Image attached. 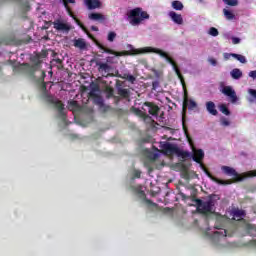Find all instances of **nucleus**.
I'll list each match as a JSON object with an SVG mask.
<instances>
[{
	"label": "nucleus",
	"mask_w": 256,
	"mask_h": 256,
	"mask_svg": "<svg viewBox=\"0 0 256 256\" xmlns=\"http://www.w3.org/2000/svg\"><path fill=\"white\" fill-rule=\"evenodd\" d=\"M147 53H156V55H160L163 59H166V61L172 65L173 70L175 71L177 77L180 79L182 85H185V80L183 79V75H181V72L179 71V68L177 67V64H175V61L169 57V55L158 48L153 47H144V48H133V46L130 45L129 55H146Z\"/></svg>",
	"instance_id": "obj_1"
},
{
	"label": "nucleus",
	"mask_w": 256,
	"mask_h": 256,
	"mask_svg": "<svg viewBox=\"0 0 256 256\" xmlns=\"http://www.w3.org/2000/svg\"><path fill=\"white\" fill-rule=\"evenodd\" d=\"M205 235L210 237L214 245H219L220 247H232V244H227V231L225 229H210L205 231Z\"/></svg>",
	"instance_id": "obj_2"
},
{
	"label": "nucleus",
	"mask_w": 256,
	"mask_h": 256,
	"mask_svg": "<svg viewBox=\"0 0 256 256\" xmlns=\"http://www.w3.org/2000/svg\"><path fill=\"white\" fill-rule=\"evenodd\" d=\"M137 115L143 118L145 123H153V119L149 115H152V117H157L159 113V106L146 102L142 105V110H137ZM149 113V115H147Z\"/></svg>",
	"instance_id": "obj_3"
},
{
	"label": "nucleus",
	"mask_w": 256,
	"mask_h": 256,
	"mask_svg": "<svg viewBox=\"0 0 256 256\" xmlns=\"http://www.w3.org/2000/svg\"><path fill=\"white\" fill-rule=\"evenodd\" d=\"M128 19L130 25L137 27V25H141L145 19H149V14L143 11L142 8H135L128 12Z\"/></svg>",
	"instance_id": "obj_4"
},
{
	"label": "nucleus",
	"mask_w": 256,
	"mask_h": 256,
	"mask_svg": "<svg viewBox=\"0 0 256 256\" xmlns=\"http://www.w3.org/2000/svg\"><path fill=\"white\" fill-rule=\"evenodd\" d=\"M47 85H51V83L42 85L43 98L45 99V101H47L48 103H51L52 105H54V107H56L63 121H65V112H63V105L61 104V101L54 98L47 92Z\"/></svg>",
	"instance_id": "obj_5"
},
{
	"label": "nucleus",
	"mask_w": 256,
	"mask_h": 256,
	"mask_svg": "<svg viewBox=\"0 0 256 256\" xmlns=\"http://www.w3.org/2000/svg\"><path fill=\"white\" fill-rule=\"evenodd\" d=\"M222 171L226 175H230L231 177H233L234 182L243 181V179H247L249 177H256V170H252V171H248L243 174H239V173H237V171H235V169H233L229 166H222Z\"/></svg>",
	"instance_id": "obj_6"
},
{
	"label": "nucleus",
	"mask_w": 256,
	"mask_h": 256,
	"mask_svg": "<svg viewBox=\"0 0 256 256\" xmlns=\"http://www.w3.org/2000/svg\"><path fill=\"white\" fill-rule=\"evenodd\" d=\"M196 205L199 213H215V200L209 198L208 200H196Z\"/></svg>",
	"instance_id": "obj_7"
},
{
	"label": "nucleus",
	"mask_w": 256,
	"mask_h": 256,
	"mask_svg": "<svg viewBox=\"0 0 256 256\" xmlns=\"http://www.w3.org/2000/svg\"><path fill=\"white\" fill-rule=\"evenodd\" d=\"M220 91L223 93V95H226V97H229L231 100V103H237V93L235 92V89H233V86H227L225 83H220Z\"/></svg>",
	"instance_id": "obj_8"
},
{
	"label": "nucleus",
	"mask_w": 256,
	"mask_h": 256,
	"mask_svg": "<svg viewBox=\"0 0 256 256\" xmlns=\"http://www.w3.org/2000/svg\"><path fill=\"white\" fill-rule=\"evenodd\" d=\"M160 147L165 155H173L177 153V146L171 143H168V142L160 143Z\"/></svg>",
	"instance_id": "obj_9"
},
{
	"label": "nucleus",
	"mask_w": 256,
	"mask_h": 256,
	"mask_svg": "<svg viewBox=\"0 0 256 256\" xmlns=\"http://www.w3.org/2000/svg\"><path fill=\"white\" fill-rule=\"evenodd\" d=\"M62 3L64 5L65 9H67L70 17H73L74 21H76L77 25H79V27H81V29H85L83 24H81V22L77 18H75V16L73 15V12H71V9H69V3L75 4V0H62Z\"/></svg>",
	"instance_id": "obj_10"
},
{
	"label": "nucleus",
	"mask_w": 256,
	"mask_h": 256,
	"mask_svg": "<svg viewBox=\"0 0 256 256\" xmlns=\"http://www.w3.org/2000/svg\"><path fill=\"white\" fill-rule=\"evenodd\" d=\"M229 217H231L234 221H241L245 217V211L234 209L230 212H228Z\"/></svg>",
	"instance_id": "obj_11"
},
{
	"label": "nucleus",
	"mask_w": 256,
	"mask_h": 256,
	"mask_svg": "<svg viewBox=\"0 0 256 256\" xmlns=\"http://www.w3.org/2000/svg\"><path fill=\"white\" fill-rule=\"evenodd\" d=\"M53 25H54V29H56V31H70L71 30V26L61 20L54 21Z\"/></svg>",
	"instance_id": "obj_12"
},
{
	"label": "nucleus",
	"mask_w": 256,
	"mask_h": 256,
	"mask_svg": "<svg viewBox=\"0 0 256 256\" xmlns=\"http://www.w3.org/2000/svg\"><path fill=\"white\" fill-rule=\"evenodd\" d=\"M84 5L91 11L93 9H101L103 3H101L100 0H84Z\"/></svg>",
	"instance_id": "obj_13"
},
{
	"label": "nucleus",
	"mask_w": 256,
	"mask_h": 256,
	"mask_svg": "<svg viewBox=\"0 0 256 256\" xmlns=\"http://www.w3.org/2000/svg\"><path fill=\"white\" fill-rule=\"evenodd\" d=\"M168 15L173 23H176V25H183V16H181V14H177L175 11H170Z\"/></svg>",
	"instance_id": "obj_14"
},
{
	"label": "nucleus",
	"mask_w": 256,
	"mask_h": 256,
	"mask_svg": "<svg viewBox=\"0 0 256 256\" xmlns=\"http://www.w3.org/2000/svg\"><path fill=\"white\" fill-rule=\"evenodd\" d=\"M193 150V160L196 161V163H201V160L203 159V157H205V153L203 152V150H197L195 148H192Z\"/></svg>",
	"instance_id": "obj_15"
},
{
	"label": "nucleus",
	"mask_w": 256,
	"mask_h": 256,
	"mask_svg": "<svg viewBox=\"0 0 256 256\" xmlns=\"http://www.w3.org/2000/svg\"><path fill=\"white\" fill-rule=\"evenodd\" d=\"M88 19L91 21H105V15L101 13H90Z\"/></svg>",
	"instance_id": "obj_16"
},
{
	"label": "nucleus",
	"mask_w": 256,
	"mask_h": 256,
	"mask_svg": "<svg viewBox=\"0 0 256 256\" xmlns=\"http://www.w3.org/2000/svg\"><path fill=\"white\" fill-rule=\"evenodd\" d=\"M74 47H76L77 49H81V50H85L87 49V42H85L84 39H76L74 40Z\"/></svg>",
	"instance_id": "obj_17"
},
{
	"label": "nucleus",
	"mask_w": 256,
	"mask_h": 256,
	"mask_svg": "<svg viewBox=\"0 0 256 256\" xmlns=\"http://www.w3.org/2000/svg\"><path fill=\"white\" fill-rule=\"evenodd\" d=\"M232 79H241L243 77V72L239 68H235L230 72Z\"/></svg>",
	"instance_id": "obj_18"
},
{
	"label": "nucleus",
	"mask_w": 256,
	"mask_h": 256,
	"mask_svg": "<svg viewBox=\"0 0 256 256\" xmlns=\"http://www.w3.org/2000/svg\"><path fill=\"white\" fill-rule=\"evenodd\" d=\"M206 109L210 115H217V109H215V103L209 101L206 103Z\"/></svg>",
	"instance_id": "obj_19"
},
{
	"label": "nucleus",
	"mask_w": 256,
	"mask_h": 256,
	"mask_svg": "<svg viewBox=\"0 0 256 256\" xmlns=\"http://www.w3.org/2000/svg\"><path fill=\"white\" fill-rule=\"evenodd\" d=\"M223 13H224L225 19H227L228 21H233V19H235V14L233 13V11L227 8H224Z\"/></svg>",
	"instance_id": "obj_20"
},
{
	"label": "nucleus",
	"mask_w": 256,
	"mask_h": 256,
	"mask_svg": "<svg viewBox=\"0 0 256 256\" xmlns=\"http://www.w3.org/2000/svg\"><path fill=\"white\" fill-rule=\"evenodd\" d=\"M98 66L100 73H109V71H111V66L107 63H98Z\"/></svg>",
	"instance_id": "obj_21"
},
{
	"label": "nucleus",
	"mask_w": 256,
	"mask_h": 256,
	"mask_svg": "<svg viewBox=\"0 0 256 256\" xmlns=\"http://www.w3.org/2000/svg\"><path fill=\"white\" fill-rule=\"evenodd\" d=\"M68 109L70 111H73V113L79 111L81 108L79 107V104H77L76 101L71 100L70 102H68Z\"/></svg>",
	"instance_id": "obj_22"
},
{
	"label": "nucleus",
	"mask_w": 256,
	"mask_h": 256,
	"mask_svg": "<svg viewBox=\"0 0 256 256\" xmlns=\"http://www.w3.org/2000/svg\"><path fill=\"white\" fill-rule=\"evenodd\" d=\"M134 193H136L140 199H145V190H143V186L134 187Z\"/></svg>",
	"instance_id": "obj_23"
},
{
	"label": "nucleus",
	"mask_w": 256,
	"mask_h": 256,
	"mask_svg": "<svg viewBox=\"0 0 256 256\" xmlns=\"http://www.w3.org/2000/svg\"><path fill=\"white\" fill-rule=\"evenodd\" d=\"M210 177V179H212V181H214L215 183H218V185H231V183H233L231 180H219L213 176H211L210 174L208 175Z\"/></svg>",
	"instance_id": "obj_24"
},
{
	"label": "nucleus",
	"mask_w": 256,
	"mask_h": 256,
	"mask_svg": "<svg viewBox=\"0 0 256 256\" xmlns=\"http://www.w3.org/2000/svg\"><path fill=\"white\" fill-rule=\"evenodd\" d=\"M248 94L250 97L248 98L249 103H255L256 101V90L255 89H248Z\"/></svg>",
	"instance_id": "obj_25"
},
{
	"label": "nucleus",
	"mask_w": 256,
	"mask_h": 256,
	"mask_svg": "<svg viewBox=\"0 0 256 256\" xmlns=\"http://www.w3.org/2000/svg\"><path fill=\"white\" fill-rule=\"evenodd\" d=\"M172 7L175 9V11H183V3H181V1H173Z\"/></svg>",
	"instance_id": "obj_26"
},
{
	"label": "nucleus",
	"mask_w": 256,
	"mask_h": 256,
	"mask_svg": "<svg viewBox=\"0 0 256 256\" xmlns=\"http://www.w3.org/2000/svg\"><path fill=\"white\" fill-rule=\"evenodd\" d=\"M232 57H234V59H237V61H239L240 63H247V58H245V56L241 55V54H232Z\"/></svg>",
	"instance_id": "obj_27"
},
{
	"label": "nucleus",
	"mask_w": 256,
	"mask_h": 256,
	"mask_svg": "<svg viewBox=\"0 0 256 256\" xmlns=\"http://www.w3.org/2000/svg\"><path fill=\"white\" fill-rule=\"evenodd\" d=\"M100 49H102V51H104V53H111L112 55H116V57H120L121 53L119 52H115L109 48H105L103 46H100Z\"/></svg>",
	"instance_id": "obj_28"
},
{
	"label": "nucleus",
	"mask_w": 256,
	"mask_h": 256,
	"mask_svg": "<svg viewBox=\"0 0 256 256\" xmlns=\"http://www.w3.org/2000/svg\"><path fill=\"white\" fill-rule=\"evenodd\" d=\"M208 35H211V37H217L219 35V30H217L215 27H211L208 30Z\"/></svg>",
	"instance_id": "obj_29"
},
{
	"label": "nucleus",
	"mask_w": 256,
	"mask_h": 256,
	"mask_svg": "<svg viewBox=\"0 0 256 256\" xmlns=\"http://www.w3.org/2000/svg\"><path fill=\"white\" fill-rule=\"evenodd\" d=\"M225 5H229L230 7H237L239 2L237 0H223Z\"/></svg>",
	"instance_id": "obj_30"
},
{
	"label": "nucleus",
	"mask_w": 256,
	"mask_h": 256,
	"mask_svg": "<svg viewBox=\"0 0 256 256\" xmlns=\"http://www.w3.org/2000/svg\"><path fill=\"white\" fill-rule=\"evenodd\" d=\"M186 107H189L190 109H195L197 107V103L193 100L185 101Z\"/></svg>",
	"instance_id": "obj_31"
},
{
	"label": "nucleus",
	"mask_w": 256,
	"mask_h": 256,
	"mask_svg": "<svg viewBox=\"0 0 256 256\" xmlns=\"http://www.w3.org/2000/svg\"><path fill=\"white\" fill-rule=\"evenodd\" d=\"M115 37H117V33L115 32H109L107 40L110 41V43H113L115 41Z\"/></svg>",
	"instance_id": "obj_32"
},
{
	"label": "nucleus",
	"mask_w": 256,
	"mask_h": 256,
	"mask_svg": "<svg viewBox=\"0 0 256 256\" xmlns=\"http://www.w3.org/2000/svg\"><path fill=\"white\" fill-rule=\"evenodd\" d=\"M220 111L224 115H230L231 112H229V109L224 104L220 105Z\"/></svg>",
	"instance_id": "obj_33"
},
{
	"label": "nucleus",
	"mask_w": 256,
	"mask_h": 256,
	"mask_svg": "<svg viewBox=\"0 0 256 256\" xmlns=\"http://www.w3.org/2000/svg\"><path fill=\"white\" fill-rule=\"evenodd\" d=\"M220 123L223 125V127H229L231 125V122H229L227 118H222Z\"/></svg>",
	"instance_id": "obj_34"
},
{
	"label": "nucleus",
	"mask_w": 256,
	"mask_h": 256,
	"mask_svg": "<svg viewBox=\"0 0 256 256\" xmlns=\"http://www.w3.org/2000/svg\"><path fill=\"white\" fill-rule=\"evenodd\" d=\"M232 43L233 45H239V43H241V39L237 37H232Z\"/></svg>",
	"instance_id": "obj_35"
},
{
	"label": "nucleus",
	"mask_w": 256,
	"mask_h": 256,
	"mask_svg": "<svg viewBox=\"0 0 256 256\" xmlns=\"http://www.w3.org/2000/svg\"><path fill=\"white\" fill-rule=\"evenodd\" d=\"M208 62L210 63V65H213V67L217 65V60H215V58H209Z\"/></svg>",
	"instance_id": "obj_36"
},
{
	"label": "nucleus",
	"mask_w": 256,
	"mask_h": 256,
	"mask_svg": "<svg viewBox=\"0 0 256 256\" xmlns=\"http://www.w3.org/2000/svg\"><path fill=\"white\" fill-rule=\"evenodd\" d=\"M248 77H251V79H256V70L250 71L248 73Z\"/></svg>",
	"instance_id": "obj_37"
},
{
	"label": "nucleus",
	"mask_w": 256,
	"mask_h": 256,
	"mask_svg": "<svg viewBox=\"0 0 256 256\" xmlns=\"http://www.w3.org/2000/svg\"><path fill=\"white\" fill-rule=\"evenodd\" d=\"M234 53H224L223 56H224V59L226 60H229L231 59V57H233Z\"/></svg>",
	"instance_id": "obj_38"
},
{
	"label": "nucleus",
	"mask_w": 256,
	"mask_h": 256,
	"mask_svg": "<svg viewBox=\"0 0 256 256\" xmlns=\"http://www.w3.org/2000/svg\"><path fill=\"white\" fill-rule=\"evenodd\" d=\"M133 175H134V177H136L137 179H139V177H141V171H139V170H134V171H133Z\"/></svg>",
	"instance_id": "obj_39"
},
{
	"label": "nucleus",
	"mask_w": 256,
	"mask_h": 256,
	"mask_svg": "<svg viewBox=\"0 0 256 256\" xmlns=\"http://www.w3.org/2000/svg\"><path fill=\"white\" fill-rule=\"evenodd\" d=\"M126 79H128V81H130V83L135 82V76H133V75H127Z\"/></svg>",
	"instance_id": "obj_40"
},
{
	"label": "nucleus",
	"mask_w": 256,
	"mask_h": 256,
	"mask_svg": "<svg viewBox=\"0 0 256 256\" xmlns=\"http://www.w3.org/2000/svg\"><path fill=\"white\" fill-rule=\"evenodd\" d=\"M183 177H184V179H191V176H189V170H186V171L183 173Z\"/></svg>",
	"instance_id": "obj_41"
},
{
	"label": "nucleus",
	"mask_w": 256,
	"mask_h": 256,
	"mask_svg": "<svg viewBox=\"0 0 256 256\" xmlns=\"http://www.w3.org/2000/svg\"><path fill=\"white\" fill-rule=\"evenodd\" d=\"M153 89H157V87H159V82L158 81H155L153 82Z\"/></svg>",
	"instance_id": "obj_42"
},
{
	"label": "nucleus",
	"mask_w": 256,
	"mask_h": 256,
	"mask_svg": "<svg viewBox=\"0 0 256 256\" xmlns=\"http://www.w3.org/2000/svg\"><path fill=\"white\" fill-rule=\"evenodd\" d=\"M150 157L151 159H157V157H159V153H154Z\"/></svg>",
	"instance_id": "obj_43"
},
{
	"label": "nucleus",
	"mask_w": 256,
	"mask_h": 256,
	"mask_svg": "<svg viewBox=\"0 0 256 256\" xmlns=\"http://www.w3.org/2000/svg\"><path fill=\"white\" fill-rule=\"evenodd\" d=\"M91 29L92 31H99V28H97V26H92Z\"/></svg>",
	"instance_id": "obj_44"
},
{
	"label": "nucleus",
	"mask_w": 256,
	"mask_h": 256,
	"mask_svg": "<svg viewBox=\"0 0 256 256\" xmlns=\"http://www.w3.org/2000/svg\"><path fill=\"white\" fill-rule=\"evenodd\" d=\"M254 247H256V240H253V243Z\"/></svg>",
	"instance_id": "obj_45"
},
{
	"label": "nucleus",
	"mask_w": 256,
	"mask_h": 256,
	"mask_svg": "<svg viewBox=\"0 0 256 256\" xmlns=\"http://www.w3.org/2000/svg\"><path fill=\"white\" fill-rule=\"evenodd\" d=\"M188 141H189L190 145H193V143L191 142V139L188 138Z\"/></svg>",
	"instance_id": "obj_46"
},
{
	"label": "nucleus",
	"mask_w": 256,
	"mask_h": 256,
	"mask_svg": "<svg viewBox=\"0 0 256 256\" xmlns=\"http://www.w3.org/2000/svg\"><path fill=\"white\" fill-rule=\"evenodd\" d=\"M200 167H203V164H200Z\"/></svg>",
	"instance_id": "obj_47"
}]
</instances>
